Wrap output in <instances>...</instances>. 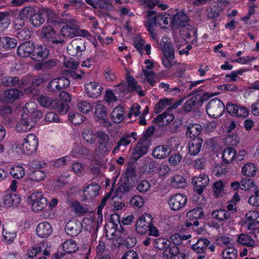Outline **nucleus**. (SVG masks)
I'll list each match as a JSON object with an SVG mask.
<instances>
[{"label": "nucleus", "instance_id": "f257e3e1", "mask_svg": "<svg viewBox=\"0 0 259 259\" xmlns=\"http://www.w3.org/2000/svg\"><path fill=\"white\" fill-rule=\"evenodd\" d=\"M42 116L41 112L37 110V105L34 102L26 103L23 108L21 119L16 126V131L19 133L29 131Z\"/></svg>", "mask_w": 259, "mask_h": 259}, {"label": "nucleus", "instance_id": "f03ea898", "mask_svg": "<svg viewBox=\"0 0 259 259\" xmlns=\"http://www.w3.org/2000/svg\"><path fill=\"white\" fill-rule=\"evenodd\" d=\"M41 37L50 45H59L62 46L65 42L64 39L57 36V32L51 26L44 27L42 29Z\"/></svg>", "mask_w": 259, "mask_h": 259}, {"label": "nucleus", "instance_id": "7ed1b4c3", "mask_svg": "<svg viewBox=\"0 0 259 259\" xmlns=\"http://www.w3.org/2000/svg\"><path fill=\"white\" fill-rule=\"evenodd\" d=\"M224 103L218 98L211 99L206 106L207 114L213 118L220 117L224 111Z\"/></svg>", "mask_w": 259, "mask_h": 259}, {"label": "nucleus", "instance_id": "20e7f679", "mask_svg": "<svg viewBox=\"0 0 259 259\" xmlns=\"http://www.w3.org/2000/svg\"><path fill=\"white\" fill-rule=\"evenodd\" d=\"M38 140L33 134L28 135L23 140L21 144L22 151L27 154H31L36 151Z\"/></svg>", "mask_w": 259, "mask_h": 259}, {"label": "nucleus", "instance_id": "39448f33", "mask_svg": "<svg viewBox=\"0 0 259 259\" xmlns=\"http://www.w3.org/2000/svg\"><path fill=\"white\" fill-rule=\"evenodd\" d=\"M85 50V42L81 38L73 39L67 47L68 53L72 56L80 57Z\"/></svg>", "mask_w": 259, "mask_h": 259}, {"label": "nucleus", "instance_id": "423d86ee", "mask_svg": "<svg viewBox=\"0 0 259 259\" xmlns=\"http://www.w3.org/2000/svg\"><path fill=\"white\" fill-rule=\"evenodd\" d=\"M187 202L186 195L181 193L172 195L168 201V204L170 210L178 211L183 208Z\"/></svg>", "mask_w": 259, "mask_h": 259}, {"label": "nucleus", "instance_id": "0eeeda50", "mask_svg": "<svg viewBox=\"0 0 259 259\" xmlns=\"http://www.w3.org/2000/svg\"><path fill=\"white\" fill-rule=\"evenodd\" d=\"M31 200L32 209L35 211L43 209L47 204V199L44 197L42 192H35L31 194L29 197Z\"/></svg>", "mask_w": 259, "mask_h": 259}, {"label": "nucleus", "instance_id": "6e6552de", "mask_svg": "<svg viewBox=\"0 0 259 259\" xmlns=\"http://www.w3.org/2000/svg\"><path fill=\"white\" fill-rule=\"evenodd\" d=\"M66 25L63 26L60 31V34L64 36L72 38L76 36L78 25L75 19L69 18L66 20Z\"/></svg>", "mask_w": 259, "mask_h": 259}, {"label": "nucleus", "instance_id": "1a4fd4ad", "mask_svg": "<svg viewBox=\"0 0 259 259\" xmlns=\"http://www.w3.org/2000/svg\"><path fill=\"white\" fill-rule=\"evenodd\" d=\"M70 80L65 77L54 78L49 81L47 88L51 91L58 92L69 87Z\"/></svg>", "mask_w": 259, "mask_h": 259}, {"label": "nucleus", "instance_id": "9d476101", "mask_svg": "<svg viewBox=\"0 0 259 259\" xmlns=\"http://www.w3.org/2000/svg\"><path fill=\"white\" fill-rule=\"evenodd\" d=\"M152 218L149 214L141 216L136 223V231L141 234L146 233L152 224Z\"/></svg>", "mask_w": 259, "mask_h": 259}, {"label": "nucleus", "instance_id": "9b49d317", "mask_svg": "<svg viewBox=\"0 0 259 259\" xmlns=\"http://www.w3.org/2000/svg\"><path fill=\"white\" fill-rule=\"evenodd\" d=\"M84 89L86 94L90 97L97 98L102 93L103 88L98 82L90 81L84 84Z\"/></svg>", "mask_w": 259, "mask_h": 259}, {"label": "nucleus", "instance_id": "f8f14e48", "mask_svg": "<svg viewBox=\"0 0 259 259\" xmlns=\"http://www.w3.org/2000/svg\"><path fill=\"white\" fill-rule=\"evenodd\" d=\"M209 181V178L205 174H201L198 176L194 177L192 183L194 186V190L199 194H201L204 190V189L208 184Z\"/></svg>", "mask_w": 259, "mask_h": 259}, {"label": "nucleus", "instance_id": "ddd939ff", "mask_svg": "<svg viewBox=\"0 0 259 259\" xmlns=\"http://www.w3.org/2000/svg\"><path fill=\"white\" fill-rule=\"evenodd\" d=\"M100 188V186L97 183H93L88 185L83 191V199L85 200H92L99 194Z\"/></svg>", "mask_w": 259, "mask_h": 259}, {"label": "nucleus", "instance_id": "4468645a", "mask_svg": "<svg viewBox=\"0 0 259 259\" xmlns=\"http://www.w3.org/2000/svg\"><path fill=\"white\" fill-rule=\"evenodd\" d=\"M49 51L46 47L38 45L34 47L31 59L36 61H41L46 59L49 56Z\"/></svg>", "mask_w": 259, "mask_h": 259}, {"label": "nucleus", "instance_id": "2eb2a0df", "mask_svg": "<svg viewBox=\"0 0 259 259\" xmlns=\"http://www.w3.org/2000/svg\"><path fill=\"white\" fill-rule=\"evenodd\" d=\"M81 224L75 221L68 222L65 227V230L67 234L72 237H75L78 235L81 231Z\"/></svg>", "mask_w": 259, "mask_h": 259}, {"label": "nucleus", "instance_id": "dca6fc26", "mask_svg": "<svg viewBox=\"0 0 259 259\" xmlns=\"http://www.w3.org/2000/svg\"><path fill=\"white\" fill-rule=\"evenodd\" d=\"M174 118L175 116L172 112L167 109L162 114L158 115L154 120L159 125L163 126L171 122Z\"/></svg>", "mask_w": 259, "mask_h": 259}, {"label": "nucleus", "instance_id": "f3484780", "mask_svg": "<svg viewBox=\"0 0 259 259\" xmlns=\"http://www.w3.org/2000/svg\"><path fill=\"white\" fill-rule=\"evenodd\" d=\"M34 50L33 43L31 41H26L20 45L17 49L18 55L22 57L30 56Z\"/></svg>", "mask_w": 259, "mask_h": 259}, {"label": "nucleus", "instance_id": "a211bd4d", "mask_svg": "<svg viewBox=\"0 0 259 259\" xmlns=\"http://www.w3.org/2000/svg\"><path fill=\"white\" fill-rule=\"evenodd\" d=\"M4 100L8 102L13 103L23 96V93L15 89L6 90L3 94Z\"/></svg>", "mask_w": 259, "mask_h": 259}, {"label": "nucleus", "instance_id": "6ab92c4d", "mask_svg": "<svg viewBox=\"0 0 259 259\" xmlns=\"http://www.w3.org/2000/svg\"><path fill=\"white\" fill-rule=\"evenodd\" d=\"M203 141L201 138H195L188 143L189 152L191 155H196L199 153Z\"/></svg>", "mask_w": 259, "mask_h": 259}, {"label": "nucleus", "instance_id": "aec40b11", "mask_svg": "<svg viewBox=\"0 0 259 259\" xmlns=\"http://www.w3.org/2000/svg\"><path fill=\"white\" fill-rule=\"evenodd\" d=\"M36 232L39 237L47 238L52 234V228L49 223L42 222L37 225Z\"/></svg>", "mask_w": 259, "mask_h": 259}, {"label": "nucleus", "instance_id": "412c9836", "mask_svg": "<svg viewBox=\"0 0 259 259\" xmlns=\"http://www.w3.org/2000/svg\"><path fill=\"white\" fill-rule=\"evenodd\" d=\"M170 153L168 146L161 145L156 147L152 151V155L155 158L162 159L167 157Z\"/></svg>", "mask_w": 259, "mask_h": 259}, {"label": "nucleus", "instance_id": "4be33fe9", "mask_svg": "<svg viewBox=\"0 0 259 259\" xmlns=\"http://www.w3.org/2000/svg\"><path fill=\"white\" fill-rule=\"evenodd\" d=\"M127 82V87L130 92H135L141 97L145 95L144 92L141 90V87L138 85L137 80L134 77L129 74H127L126 77Z\"/></svg>", "mask_w": 259, "mask_h": 259}, {"label": "nucleus", "instance_id": "5701e85b", "mask_svg": "<svg viewBox=\"0 0 259 259\" xmlns=\"http://www.w3.org/2000/svg\"><path fill=\"white\" fill-rule=\"evenodd\" d=\"M189 21V17L183 12H180L176 13L173 17L171 20L174 25L177 27H184Z\"/></svg>", "mask_w": 259, "mask_h": 259}, {"label": "nucleus", "instance_id": "b1692460", "mask_svg": "<svg viewBox=\"0 0 259 259\" xmlns=\"http://www.w3.org/2000/svg\"><path fill=\"white\" fill-rule=\"evenodd\" d=\"M124 110L122 106H117L114 108L111 114V119L114 122L119 123L124 118Z\"/></svg>", "mask_w": 259, "mask_h": 259}, {"label": "nucleus", "instance_id": "393cba45", "mask_svg": "<svg viewBox=\"0 0 259 259\" xmlns=\"http://www.w3.org/2000/svg\"><path fill=\"white\" fill-rule=\"evenodd\" d=\"M163 55H175L174 47L166 37H163L160 42Z\"/></svg>", "mask_w": 259, "mask_h": 259}, {"label": "nucleus", "instance_id": "a878e982", "mask_svg": "<svg viewBox=\"0 0 259 259\" xmlns=\"http://www.w3.org/2000/svg\"><path fill=\"white\" fill-rule=\"evenodd\" d=\"M202 126L198 124H190L187 128L186 134L190 139L200 138L199 135L202 131Z\"/></svg>", "mask_w": 259, "mask_h": 259}, {"label": "nucleus", "instance_id": "bb28decb", "mask_svg": "<svg viewBox=\"0 0 259 259\" xmlns=\"http://www.w3.org/2000/svg\"><path fill=\"white\" fill-rule=\"evenodd\" d=\"M4 202L5 206L9 207L19 204L20 203V198L16 194L10 193L5 195Z\"/></svg>", "mask_w": 259, "mask_h": 259}, {"label": "nucleus", "instance_id": "cd10ccee", "mask_svg": "<svg viewBox=\"0 0 259 259\" xmlns=\"http://www.w3.org/2000/svg\"><path fill=\"white\" fill-rule=\"evenodd\" d=\"M210 241L206 238H200L191 246V248L197 253H202L206 250Z\"/></svg>", "mask_w": 259, "mask_h": 259}, {"label": "nucleus", "instance_id": "c85d7f7f", "mask_svg": "<svg viewBox=\"0 0 259 259\" xmlns=\"http://www.w3.org/2000/svg\"><path fill=\"white\" fill-rule=\"evenodd\" d=\"M155 73L152 70H147L145 69H143L142 73L140 74V77L142 79L141 81L145 82L146 80L151 85L153 86L155 83Z\"/></svg>", "mask_w": 259, "mask_h": 259}, {"label": "nucleus", "instance_id": "c756f323", "mask_svg": "<svg viewBox=\"0 0 259 259\" xmlns=\"http://www.w3.org/2000/svg\"><path fill=\"white\" fill-rule=\"evenodd\" d=\"M257 167L254 163L248 162L245 164L242 167L241 173L247 177H252L256 173Z\"/></svg>", "mask_w": 259, "mask_h": 259}, {"label": "nucleus", "instance_id": "7c9ffc66", "mask_svg": "<svg viewBox=\"0 0 259 259\" xmlns=\"http://www.w3.org/2000/svg\"><path fill=\"white\" fill-rule=\"evenodd\" d=\"M239 243L247 247H252L255 246V241L254 239L248 234H241L237 239Z\"/></svg>", "mask_w": 259, "mask_h": 259}, {"label": "nucleus", "instance_id": "2f4dec72", "mask_svg": "<svg viewBox=\"0 0 259 259\" xmlns=\"http://www.w3.org/2000/svg\"><path fill=\"white\" fill-rule=\"evenodd\" d=\"M68 205L73 209L76 213L79 215H84L90 211L87 206L81 205L76 201H70Z\"/></svg>", "mask_w": 259, "mask_h": 259}, {"label": "nucleus", "instance_id": "473e14b6", "mask_svg": "<svg viewBox=\"0 0 259 259\" xmlns=\"http://www.w3.org/2000/svg\"><path fill=\"white\" fill-rule=\"evenodd\" d=\"M98 132H95L91 128L85 129L82 136L84 141L88 144H94L97 138Z\"/></svg>", "mask_w": 259, "mask_h": 259}, {"label": "nucleus", "instance_id": "72a5a7b5", "mask_svg": "<svg viewBox=\"0 0 259 259\" xmlns=\"http://www.w3.org/2000/svg\"><path fill=\"white\" fill-rule=\"evenodd\" d=\"M211 216L220 222H224L230 218V212L225 209H218L212 212Z\"/></svg>", "mask_w": 259, "mask_h": 259}, {"label": "nucleus", "instance_id": "f704fd0d", "mask_svg": "<svg viewBox=\"0 0 259 259\" xmlns=\"http://www.w3.org/2000/svg\"><path fill=\"white\" fill-rule=\"evenodd\" d=\"M170 185L174 188H183L187 186V183L185 179L182 176L176 175L171 178Z\"/></svg>", "mask_w": 259, "mask_h": 259}, {"label": "nucleus", "instance_id": "c9c22d12", "mask_svg": "<svg viewBox=\"0 0 259 259\" xmlns=\"http://www.w3.org/2000/svg\"><path fill=\"white\" fill-rule=\"evenodd\" d=\"M148 147L141 144H137L134 148L133 153V158L137 160L142 156L145 155L148 152Z\"/></svg>", "mask_w": 259, "mask_h": 259}, {"label": "nucleus", "instance_id": "e433bc0d", "mask_svg": "<svg viewBox=\"0 0 259 259\" xmlns=\"http://www.w3.org/2000/svg\"><path fill=\"white\" fill-rule=\"evenodd\" d=\"M90 151L81 145H75L72 150V155L75 157H80L90 154Z\"/></svg>", "mask_w": 259, "mask_h": 259}, {"label": "nucleus", "instance_id": "4c0bfd02", "mask_svg": "<svg viewBox=\"0 0 259 259\" xmlns=\"http://www.w3.org/2000/svg\"><path fill=\"white\" fill-rule=\"evenodd\" d=\"M223 161L226 163H230L235 159V150L232 147L225 149L223 153Z\"/></svg>", "mask_w": 259, "mask_h": 259}, {"label": "nucleus", "instance_id": "58836bf2", "mask_svg": "<svg viewBox=\"0 0 259 259\" xmlns=\"http://www.w3.org/2000/svg\"><path fill=\"white\" fill-rule=\"evenodd\" d=\"M111 148V145H106L97 144L94 152L96 155L99 157H104L107 155Z\"/></svg>", "mask_w": 259, "mask_h": 259}, {"label": "nucleus", "instance_id": "ea45409f", "mask_svg": "<svg viewBox=\"0 0 259 259\" xmlns=\"http://www.w3.org/2000/svg\"><path fill=\"white\" fill-rule=\"evenodd\" d=\"M170 245V241L164 238H158L154 240V246L159 250L166 251Z\"/></svg>", "mask_w": 259, "mask_h": 259}, {"label": "nucleus", "instance_id": "a19ab883", "mask_svg": "<svg viewBox=\"0 0 259 259\" xmlns=\"http://www.w3.org/2000/svg\"><path fill=\"white\" fill-rule=\"evenodd\" d=\"M45 177V172L42 170L36 169L30 171L28 174V179L34 182L41 181L43 180Z\"/></svg>", "mask_w": 259, "mask_h": 259}, {"label": "nucleus", "instance_id": "79ce46f5", "mask_svg": "<svg viewBox=\"0 0 259 259\" xmlns=\"http://www.w3.org/2000/svg\"><path fill=\"white\" fill-rule=\"evenodd\" d=\"M131 142V140H130V137L126 136L125 134H124L117 142L116 146L114 147L112 150V153L114 154L121 148H125L126 146L129 145Z\"/></svg>", "mask_w": 259, "mask_h": 259}, {"label": "nucleus", "instance_id": "37998d69", "mask_svg": "<svg viewBox=\"0 0 259 259\" xmlns=\"http://www.w3.org/2000/svg\"><path fill=\"white\" fill-rule=\"evenodd\" d=\"M29 20L34 26L39 27L45 22V19L40 12L35 13V12L30 17Z\"/></svg>", "mask_w": 259, "mask_h": 259}, {"label": "nucleus", "instance_id": "c03bdc74", "mask_svg": "<svg viewBox=\"0 0 259 259\" xmlns=\"http://www.w3.org/2000/svg\"><path fill=\"white\" fill-rule=\"evenodd\" d=\"M203 216V209L201 207H198L189 211L187 214V217L192 221L201 219Z\"/></svg>", "mask_w": 259, "mask_h": 259}, {"label": "nucleus", "instance_id": "a18cd8bd", "mask_svg": "<svg viewBox=\"0 0 259 259\" xmlns=\"http://www.w3.org/2000/svg\"><path fill=\"white\" fill-rule=\"evenodd\" d=\"M168 249L171 259H185V254L181 252L177 246H170Z\"/></svg>", "mask_w": 259, "mask_h": 259}, {"label": "nucleus", "instance_id": "49530a36", "mask_svg": "<svg viewBox=\"0 0 259 259\" xmlns=\"http://www.w3.org/2000/svg\"><path fill=\"white\" fill-rule=\"evenodd\" d=\"M147 17L148 20L145 23V26L147 29L153 28L156 26L157 23L155 12L153 11H148L147 12Z\"/></svg>", "mask_w": 259, "mask_h": 259}, {"label": "nucleus", "instance_id": "de8ad7c7", "mask_svg": "<svg viewBox=\"0 0 259 259\" xmlns=\"http://www.w3.org/2000/svg\"><path fill=\"white\" fill-rule=\"evenodd\" d=\"M16 236V232L11 229H5L3 231V240L8 244L12 243Z\"/></svg>", "mask_w": 259, "mask_h": 259}, {"label": "nucleus", "instance_id": "09e8293b", "mask_svg": "<svg viewBox=\"0 0 259 259\" xmlns=\"http://www.w3.org/2000/svg\"><path fill=\"white\" fill-rule=\"evenodd\" d=\"M173 101L172 99H163L160 100L156 104L154 107V111L156 113H159L162 111L168 105L171 104Z\"/></svg>", "mask_w": 259, "mask_h": 259}, {"label": "nucleus", "instance_id": "8fccbe9b", "mask_svg": "<svg viewBox=\"0 0 259 259\" xmlns=\"http://www.w3.org/2000/svg\"><path fill=\"white\" fill-rule=\"evenodd\" d=\"M45 247V243L41 242L38 244L34 245L27 251L28 257H32L36 255L39 252H41L43 248Z\"/></svg>", "mask_w": 259, "mask_h": 259}, {"label": "nucleus", "instance_id": "3c124183", "mask_svg": "<svg viewBox=\"0 0 259 259\" xmlns=\"http://www.w3.org/2000/svg\"><path fill=\"white\" fill-rule=\"evenodd\" d=\"M2 83L7 87H13L16 85H20L22 83L20 81L18 77L6 76L2 79Z\"/></svg>", "mask_w": 259, "mask_h": 259}, {"label": "nucleus", "instance_id": "603ef678", "mask_svg": "<svg viewBox=\"0 0 259 259\" xmlns=\"http://www.w3.org/2000/svg\"><path fill=\"white\" fill-rule=\"evenodd\" d=\"M37 101L39 103L44 107H51L53 108L55 100L47 96L40 95L37 97Z\"/></svg>", "mask_w": 259, "mask_h": 259}, {"label": "nucleus", "instance_id": "864d4df0", "mask_svg": "<svg viewBox=\"0 0 259 259\" xmlns=\"http://www.w3.org/2000/svg\"><path fill=\"white\" fill-rule=\"evenodd\" d=\"M175 58V55H163L162 63L166 68L170 69L177 63Z\"/></svg>", "mask_w": 259, "mask_h": 259}, {"label": "nucleus", "instance_id": "5fc2aeb1", "mask_svg": "<svg viewBox=\"0 0 259 259\" xmlns=\"http://www.w3.org/2000/svg\"><path fill=\"white\" fill-rule=\"evenodd\" d=\"M97 144L111 145L109 143L110 137L108 134L102 131H98Z\"/></svg>", "mask_w": 259, "mask_h": 259}, {"label": "nucleus", "instance_id": "6e6d98bb", "mask_svg": "<svg viewBox=\"0 0 259 259\" xmlns=\"http://www.w3.org/2000/svg\"><path fill=\"white\" fill-rule=\"evenodd\" d=\"M63 249L64 251L68 253L75 252L77 249L76 243L72 240L65 241L63 244Z\"/></svg>", "mask_w": 259, "mask_h": 259}, {"label": "nucleus", "instance_id": "4d7b16f0", "mask_svg": "<svg viewBox=\"0 0 259 259\" xmlns=\"http://www.w3.org/2000/svg\"><path fill=\"white\" fill-rule=\"evenodd\" d=\"M68 108L67 103L60 102L58 100H55V103L52 109H55L60 113L64 114L68 111Z\"/></svg>", "mask_w": 259, "mask_h": 259}, {"label": "nucleus", "instance_id": "13d9d810", "mask_svg": "<svg viewBox=\"0 0 259 259\" xmlns=\"http://www.w3.org/2000/svg\"><path fill=\"white\" fill-rule=\"evenodd\" d=\"M95 114L99 119H103L107 116L106 107L100 103H97L95 106Z\"/></svg>", "mask_w": 259, "mask_h": 259}, {"label": "nucleus", "instance_id": "bf43d9fd", "mask_svg": "<svg viewBox=\"0 0 259 259\" xmlns=\"http://www.w3.org/2000/svg\"><path fill=\"white\" fill-rule=\"evenodd\" d=\"M157 23L162 28L165 27L170 20V17L167 14H159L156 15Z\"/></svg>", "mask_w": 259, "mask_h": 259}, {"label": "nucleus", "instance_id": "052dcab7", "mask_svg": "<svg viewBox=\"0 0 259 259\" xmlns=\"http://www.w3.org/2000/svg\"><path fill=\"white\" fill-rule=\"evenodd\" d=\"M10 174L14 178L20 179L24 176L25 170L22 166L18 165L11 168Z\"/></svg>", "mask_w": 259, "mask_h": 259}, {"label": "nucleus", "instance_id": "680f3d73", "mask_svg": "<svg viewBox=\"0 0 259 259\" xmlns=\"http://www.w3.org/2000/svg\"><path fill=\"white\" fill-rule=\"evenodd\" d=\"M237 254V250L234 247H228L222 252L223 259H235Z\"/></svg>", "mask_w": 259, "mask_h": 259}, {"label": "nucleus", "instance_id": "e2e57ef3", "mask_svg": "<svg viewBox=\"0 0 259 259\" xmlns=\"http://www.w3.org/2000/svg\"><path fill=\"white\" fill-rule=\"evenodd\" d=\"M69 120L74 124L77 125L84 120L83 116L78 113H71L68 116Z\"/></svg>", "mask_w": 259, "mask_h": 259}, {"label": "nucleus", "instance_id": "0e129e2a", "mask_svg": "<svg viewBox=\"0 0 259 259\" xmlns=\"http://www.w3.org/2000/svg\"><path fill=\"white\" fill-rule=\"evenodd\" d=\"M197 100L196 97H193L188 99L183 105L182 107L183 110L186 112H189L191 111L197 103Z\"/></svg>", "mask_w": 259, "mask_h": 259}, {"label": "nucleus", "instance_id": "69168bd1", "mask_svg": "<svg viewBox=\"0 0 259 259\" xmlns=\"http://www.w3.org/2000/svg\"><path fill=\"white\" fill-rule=\"evenodd\" d=\"M245 217L248 221L259 223V211H249L246 213Z\"/></svg>", "mask_w": 259, "mask_h": 259}, {"label": "nucleus", "instance_id": "338daca9", "mask_svg": "<svg viewBox=\"0 0 259 259\" xmlns=\"http://www.w3.org/2000/svg\"><path fill=\"white\" fill-rule=\"evenodd\" d=\"M77 106L78 110L83 113H89L92 109L91 104L89 102L84 101L79 102Z\"/></svg>", "mask_w": 259, "mask_h": 259}, {"label": "nucleus", "instance_id": "774afa93", "mask_svg": "<svg viewBox=\"0 0 259 259\" xmlns=\"http://www.w3.org/2000/svg\"><path fill=\"white\" fill-rule=\"evenodd\" d=\"M131 205L137 208L142 207L144 203V199L140 195H135L131 199Z\"/></svg>", "mask_w": 259, "mask_h": 259}]
</instances>
